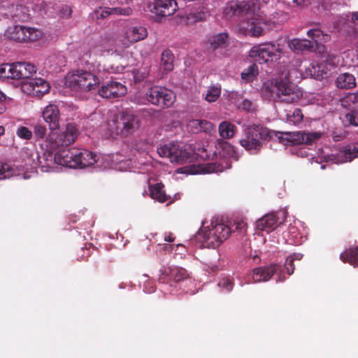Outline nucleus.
<instances>
[{"instance_id":"nucleus-1","label":"nucleus","mask_w":358,"mask_h":358,"mask_svg":"<svg viewBox=\"0 0 358 358\" xmlns=\"http://www.w3.org/2000/svg\"><path fill=\"white\" fill-rule=\"evenodd\" d=\"M224 15L229 18L245 17V20L241 25L244 35L258 38L266 33L265 27H270L273 22L268 20L262 10L258 0L231 1L228 2L223 10Z\"/></svg>"},{"instance_id":"nucleus-2","label":"nucleus","mask_w":358,"mask_h":358,"mask_svg":"<svg viewBox=\"0 0 358 358\" xmlns=\"http://www.w3.org/2000/svg\"><path fill=\"white\" fill-rule=\"evenodd\" d=\"M262 90L268 98L288 104L298 102L303 96L301 88L286 77L268 80Z\"/></svg>"},{"instance_id":"nucleus-3","label":"nucleus","mask_w":358,"mask_h":358,"mask_svg":"<svg viewBox=\"0 0 358 358\" xmlns=\"http://www.w3.org/2000/svg\"><path fill=\"white\" fill-rule=\"evenodd\" d=\"M141 127L138 116L130 110H124L114 115L106 124L108 137L115 138L117 136L127 138L134 135Z\"/></svg>"},{"instance_id":"nucleus-4","label":"nucleus","mask_w":358,"mask_h":358,"mask_svg":"<svg viewBox=\"0 0 358 358\" xmlns=\"http://www.w3.org/2000/svg\"><path fill=\"white\" fill-rule=\"evenodd\" d=\"M271 138V131L262 124L249 125L245 130L240 144L252 154H257L263 147L264 141Z\"/></svg>"},{"instance_id":"nucleus-5","label":"nucleus","mask_w":358,"mask_h":358,"mask_svg":"<svg viewBox=\"0 0 358 358\" xmlns=\"http://www.w3.org/2000/svg\"><path fill=\"white\" fill-rule=\"evenodd\" d=\"M285 52L283 45L272 41L254 45L249 57L259 63H268L279 60Z\"/></svg>"},{"instance_id":"nucleus-6","label":"nucleus","mask_w":358,"mask_h":358,"mask_svg":"<svg viewBox=\"0 0 358 358\" xmlns=\"http://www.w3.org/2000/svg\"><path fill=\"white\" fill-rule=\"evenodd\" d=\"M157 152L162 157L169 159L171 162L183 164L192 162L194 151L190 145L170 143L157 148Z\"/></svg>"},{"instance_id":"nucleus-7","label":"nucleus","mask_w":358,"mask_h":358,"mask_svg":"<svg viewBox=\"0 0 358 358\" xmlns=\"http://www.w3.org/2000/svg\"><path fill=\"white\" fill-rule=\"evenodd\" d=\"M231 233V228L222 223L212 222L210 227H207L202 231L203 244L208 248L215 249L219 247Z\"/></svg>"},{"instance_id":"nucleus-8","label":"nucleus","mask_w":358,"mask_h":358,"mask_svg":"<svg viewBox=\"0 0 358 358\" xmlns=\"http://www.w3.org/2000/svg\"><path fill=\"white\" fill-rule=\"evenodd\" d=\"M66 82L71 88L88 92L96 89L100 80L98 76L90 71L78 70L69 76Z\"/></svg>"},{"instance_id":"nucleus-9","label":"nucleus","mask_w":358,"mask_h":358,"mask_svg":"<svg viewBox=\"0 0 358 358\" xmlns=\"http://www.w3.org/2000/svg\"><path fill=\"white\" fill-rule=\"evenodd\" d=\"M5 35L10 40L20 42H34L42 36V32L34 28L20 25L9 27Z\"/></svg>"},{"instance_id":"nucleus-10","label":"nucleus","mask_w":358,"mask_h":358,"mask_svg":"<svg viewBox=\"0 0 358 358\" xmlns=\"http://www.w3.org/2000/svg\"><path fill=\"white\" fill-rule=\"evenodd\" d=\"M146 97L152 104L162 108L171 106L176 99L173 92L158 85L149 88L146 92Z\"/></svg>"},{"instance_id":"nucleus-11","label":"nucleus","mask_w":358,"mask_h":358,"mask_svg":"<svg viewBox=\"0 0 358 358\" xmlns=\"http://www.w3.org/2000/svg\"><path fill=\"white\" fill-rule=\"evenodd\" d=\"M78 136V130L75 125L69 124L65 131L57 134L55 136L53 134L49 141L50 148L53 150L68 147L75 141Z\"/></svg>"},{"instance_id":"nucleus-12","label":"nucleus","mask_w":358,"mask_h":358,"mask_svg":"<svg viewBox=\"0 0 358 358\" xmlns=\"http://www.w3.org/2000/svg\"><path fill=\"white\" fill-rule=\"evenodd\" d=\"M150 10L157 15L160 20L173 15L178 9V3L174 0H152L149 3Z\"/></svg>"},{"instance_id":"nucleus-13","label":"nucleus","mask_w":358,"mask_h":358,"mask_svg":"<svg viewBox=\"0 0 358 358\" xmlns=\"http://www.w3.org/2000/svg\"><path fill=\"white\" fill-rule=\"evenodd\" d=\"M275 273L278 276L277 282H283L285 280L280 266L276 264L255 268L252 271V279L255 282L267 281L270 280Z\"/></svg>"},{"instance_id":"nucleus-14","label":"nucleus","mask_w":358,"mask_h":358,"mask_svg":"<svg viewBox=\"0 0 358 358\" xmlns=\"http://www.w3.org/2000/svg\"><path fill=\"white\" fill-rule=\"evenodd\" d=\"M148 36L146 28L142 26H131L124 33L120 42L123 48H128L133 44L145 39Z\"/></svg>"},{"instance_id":"nucleus-15","label":"nucleus","mask_w":358,"mask_h":358,"mask_svg":"<svg viewBox=\"0 0 358 358\" xmlns=\"http://www.w3.org/2000/svg\"><path fill=\"white\" fill-rule=\"evenodd\" d=\"M127 89L117 81H109L103 84L99 90V94L106 99H116L124 96Z\"/></svg>"},{"instance_id":"nucleus-16","label":"nucleus","mask_w":358,"mask_h":358,"mask_svg":"<svg viewBox=\"0 0 358 358\" xmlns=\"http://www.w3.org/2000/svg\"><path fill=\"white\" fill-rule=\"evenodd\" d=\"M78 153H79L78 148H76L57 150V164L69 168H77Z\"/></svg>"},{"instance_id":"nucleus-17","label":"nucleus","mask_w":358,"mask_h":358,"mask_svg":"<svg viewBox=\"0 0 358 358\" xmlns=\"http://www.w3.org/2000/svg\"><path fill=\"white\" fill-rule=\"evenodd\" d=\"M182 173L188 174L211 173L223 171V166L217 162L197 164L186 166L181 169Z\"/></svg>"},{"instance_id":"nucleus-18","label":"nucleus","mask_w":358,"mask_h":358,"mask_svg":"<svg viewBox=\"0 0 358 358\" xmlns=\"http://www.w3.org/2000/svg\"><path fill=\"white\" fill-rule=\"evenodd\" d=\"M287 140L294 145H311L314 141L322 136L320 132L297 131L286 134Z\"/></svg>"},{"instance_id":"nucleus-19","label":"nucleus","mask_w":358,"mask_h":358,"mask_svg":"<svg viewBox=\"0 0 358 358\" xmlns=\"http://www.w3.org/2000/svg\"><path fill=\"white\" fill-rule=\"evenodd\" d=\"M23 90L28 94L42 96L49 92V83L43 78H35L22 86Z\"/></svg>"},{"instance_id":"nucleus-20","label":"nucleus","mask_w":358,"mask_h":358,"mask_svg":"<svg viewBox=\"0 0 358 358\" xmlns=\"http://www.w3.org/2000/svg\"><path fill=\"white\" fill-rule=\"evenodd\" d=\"M187 271L180 267H169L168 269L161 271V275L159 278V280L162 282H166V278L169 280H172L176 282H180V281L185 280L188 278Z\"/></svg>"},{"instance_id":"nucleus-21","label":"nucleus","mask_w":358,"mask_h":358,"mask_svg":"<svg viewBox=\"0 0 358 358\" xmlns=\"http://www.w3.org/2000/svg\"><path fill=\"white\" fill-rule=\"evenodd\" d=\"M43 117L49 124L50 129L55 130L59 127L60 113L58 106L49 104L43 111Z\"/></svg>"},{"instance_id":"nucleus-22","label":"nucleus","mask_w":358,"mask_h":358,"mask_svg":"<svg viewBox=\"0 0 358 358\" xmlns=\"http://www.w3.org/2000/svg\"><path fill=\"white\" fill-rule=\"evenodd\" d=\"M37 68L33 64L29 62H16L14 69L15 79H32V76L36 74Z\"/></svg>"},{"instance_id":"nucleus-23","label":"nucleus","mask_w":358,"mask_h":358,"mask_svg":"<svg viewBox=\"0 0 358 358\" xmlns=\"http://www.w3.org/2000/svg\"><path fill=\"white\" fill-rule=\"evenodd\" d=\"M132 13V10L130 7L126 8H108V7H100L96 9L94 12V17L97 19H105L110 15H130Z\"/></svg>"},{"instance_id":"nucleus-24","label":"nucleus","mask_w":358,"mask_h":358,"mask_svg":"<svg viewBox=\"0 0 358 358\" xmlns=\"http://www.w3.org/2000/svg\"><path fill=\"white\" fill-rule=\"evenodd\" d=\"M277 222L278 220L274 214H267L256 222V227L258 230L269 233L275 229Z\"/></svg>"},{"instance_id":"nucleus-25","label":"nucleus","mask_w":358,"mask_h":358,"mask_svg":"<svg viewBox=\"0 0 358 358\" xmlns=\"http://www.w3.org/2000/svg\"><path fill=\"white\" fill-rule=\"evenodd\" d=\"M78 167L90 166L94 164L97 161L96 155L87 150L78 149Z\"/></svg>"},{"instance_id":"nucleus-26","label":"nucleus","mask_w":358,"mask_h":358,"mask_svg":"<svg viewBox=\"0 0 358 358\" xmlns=\"http://www.w3.org/2000/svg\"><path fill=\"white\" fill-rule=\"evenodd\" d=\"M174 55L169 49H164L161 54L160 68L163 73H168L173 71L174 67Z\"/></svg>"},{"instance_id":"nucleus-27","label":"nucleus","mask_w":358,"mask_h":358,"mask_svg":"<svg viewBox=\"0 0 358 358\" xmlns=\"http://www.w3.org/2000/svg\"><path fill=\"white\" fill-rule=\"evenodd\" d=\"M287 45L289 49L296 53H299L305 50L310 51L313 48L312 42L307 39L294 38L289 41Z\"/></svg>"},{"instance_id":"nucleus-28","label":"nucleus","mask_w":358,"mask_h":358,"mask_svg":"<svg viewBox=\"0 0 358 358\" xmlns=\"http://www.w3.org/2000/svg\"><path fill=\"white\" fill-rule=\"evenodd\" d=\"M336 85L340 89H352L356 87V80L355 76L351 73H341L336 78Z\"/></svg>"},{"instance_id":"nucleus-29","label":"nucleus","mask_w":358,"mask_h":358,"mask_svg":"<svg viewBox=\"0 0 358 358\" xmlns=\"http://www.w3.org/2000/svg\"><path fill=\"white\" fill-rule=\"evenodd\" d=\"M115 43L116 41L114 36L110 34H106L101 36L97 47L101 52L109 53L114 50Z\"/></svg>"},{"instance_id":"nucleus-30","label":"nucleus","mask_w":358,"mask_h":358,"mask_svg":"<svg viewBox=\"0 0 358 358\" xmlns=\"http://www.w3.org/2000/svg\"><path fill=\"white\" fill-rule=\"evenodd\" d=\"M24 160L25 165L29 166L31 168L41 167L42 171L46 169V165L43 163L45 162L44 159H41V155H39L38 152H32L31 154L26 152Z\"/></svg>"},{"instance_id":"nucleus-31","label":"nucleus","mask_w":358,"mask_h":358,"mask_svg":"<svg viewBox=\"0 0 358 358\" xmlns=\"http://www.w3.org/2000/svg\"><path fill=\"white\" fill-rule=\"evenodd\" d=\"M164 185L162 182L156 183L149 187L150 196L161 203H164L169 199L164 189Z\"/></svg>"},{"instance_id":"nucleus-32","label":"nucleus","mask_w":358,"mask_h":358,"mask_svg":"<svg viewBox=\"0 0 358 358\" xmlns=\"http://www.w3.org/2000/svg\"><path fill=\"white\" fill-rule=\"evenodd\" d=\"M341 260L349 263L355 267H358V246L351 248L340 255Z\"/></svg>"},{"instance_id":"nucleus-33","label":"nucleus","mask_w":358,"mask_h":358,"mask_svg":"<svg viewBox=\"0 0 358 358\" xmlns=\"http://www.w3.org/2000/svg\"><path fill=\"white\" fill-rule=\"evenodd\" d=\"M229 35L226 32L214 34L209 37L208 43L213 50L223 48L227 42Z\"/></svg>"},{"instance_id":"nucleus-34","label":"nucleus","mask_w":358,"mask_h":358,"mask_svg":"<svg viewBox=\"0 0 358 358\" xmlns=\"http://www.w3.org/2000/svg\"><path fill=\"white\" fill-rule=\"evenodd\" d=\"M211 127L210 122L202 120H192L187 124L188 129L193 133L206 131Z\"/></svg>"},{"instance_id":"nucleus-35","label":"nucleus","mask_w":358,"mask_h":358,"mask_svg":"<svg viewBox=\"0 0 358 358\" xmlns=\"http://www.w3.org/2000/svg\"><path fill=\"white\" fill-rule=\"evenodd\" d=\"M57 150H53L49 145V149L45 151L41 155V159H44L43 162L46 165L45 171H49L53 169L55 164H57V159H56Z\"/></svg>"},{"instance_id":"nucleus-36","label":"nucleus","mask_w":358,"mask_h":358,"mask_svg":"<svg viewBox=\"0 0 358 358\" xmlns=\"http://www.w3.org/2000/svg\"><path fill=\"white\" fill-rule=\"evenodd\" d=\"M236 127L232 123L224 121L219 125V133L223 138H230L234 136Z\"/></svg>"},{"instance_id":"nucleus-37","label":"nucleus","mask_w":358,"mask_h":358,"mask_svg":"<svg viewBox=\"0 0 358 358\" xmlns=\"http://www.w3.org/2000/svg\"><path fill=\"white\" fill-rule=\"evenodd\" d=\"M352 24L354 27L358 26V11L352 13L351 14V20L348 22L343 24L342 27H339V24H337L335 26V28L344 30L348 34H354L356 33V29L355 27H352Z\"/></svg>"},{"instance_id":"nucleus-38","label":"nucleus","mask_w":358,"mask_h":358,"mask_svg":"<svg viewBox=\"0 0 358 358\" xmlns=\"http://www.w3.org/2000/svg\"><path fill=\"white\" fill-rule=\"evenodd\" d=\"M206 15L203 11H196L189 13L182 17L183 21L186 24H194L196 22L206 20Z\"/></svg>"},{"instance_id":"nucleus-39","label":"nucleus","mask_w":358,"mask_h":358,"mask_svg":"<svg viewBox=\"0 0 358 358\" xmlns=\"http://www.w3.org/2000/svg\"><path fill=\"white\" fill-rule=\"evenodd\" d=\"M303 120V114L300 108H295L287 114V122L289 124L298 126L302 123Z\"/></svg>"},{"instance_id":"nucleus-40","label":"nucleus","mask_w":358,"mask_h":358,"mask_svg":"<svg viewBox=\"0 0 358 358\" xmlns=\"http://www.w3.org/2000/svg\"><path fill=\"white\" fill-rule=\"evenodd\" d=\"M221 87L220 86H215L212 85L210 86L209 88L207 90L205 100L207 101L209 103L215 102L216 101L221 95Z\"/></svg>"},{"instance_id":"nucleus-41","label":"nucleus","mask_w":358,"mask_h":358,"mask_svg":"<svg viewBox=\"0 0 358 358\" xmlns=\"http://www.w3.org/2000/svg\"><path fill=\"white\" fill-rule=\"evenodd\" d=\"M150 66H142L139 69L133 71L134 79L135 83H141L150 74Z\"/></svg>"},{"instance_id":"nucleus-42","label":"nucleus","mask_w":358,"mask_h":358,"mask_svg":"<svg viewBox=\"0 0 358 358\" xmlns=\"http://www.w3.org/2000/svg\"><path fill=\"white\" fill-rule=\"evenodd\" d=\"M15 63L13 64H3L0 65V77L15 79L14 78V69Z\"/></svg>"},{"instance_id":"nucleus-43","label":"nucleus","mask_w":358,"mask_h":358,"mask_svg":"<svg viewBox=\"0 0 358 358\" xmlns=\"http://www.w3.org/2000/svg\"><path fill=\"white\" fill-rule=\"evenodd\" d=\"M343 122L346 126H358V111L350 110L348 112L344 117Z\"/></svg>"},{"instance_id":"nucleus-44","label":"nucleus","mask_w":358,"mask_h":358,"mask_svg":"<svg viewBox=\"0 0 358 358\" xmlns=\"http://www.w3.org/2000/svg\"><path fill=\"white\" fill-rule=\"evenodd\" d=\"M258 66L253 64L241 73V78L250 81L258 74Z\"/></svg>"},{"instance_id":"nucleus-45","label":"nucleus","mask_w":358,"mask_h":358,"mask_svg":"<svg viewBox=\"0 0 358 358\" xmlns=\"http://www.w3.org/2000/svg\"><path fill=\"white\" fill-rule=\"evenodd\" d=\"M13 173V169L10 164L0 162V180L10 178Z\"/></svg>"},{"instance_id":"nucleus-46","label":"nucleus","mask_w":358,"mask_h":358,"mask_svg":"<svg viewBox=\"0 0 358 358\" xmlns=\"http://www.w3.org/2000/svg\"><path fill=\"white\" fill-rule=\"evenodd\" d=\"M345 156L350 161L358 157V142L353 145H349L346 148L345 150Z\"/></svg>"},{"instance_id":"nucleus-47","label":"nucleus","mask_w":358,"mask_h":358,"mask_svg":"<svg viewBox=\"0 0 358 358\" xmlns=\"http://www.w3.org/2000/svg\"><path fill=\"white\" fill-rule=\"evenodd\" d=\"M16 134L20 138L25 140H29L32 137V132L27 127L24 126L20 127Z\"/></svg>"},{"instance_id":"nucleus-48","label":"nucleus","mask_w":358,"mask_h":358,"mask_svg":"<svg viewBox=\"0 0 358 358\" xmlns=\"http://www.w3.org/2000/svg\"><path fill=\"white\" fill-rule=\"evenodd\" d=\"M218 286L226 292H229L234 287L233 282L229 278H222L218 282Z\"/></svg>"},{"instance_id":"nucleus-49","label":"nucleus","mask_w":358,"mask_h":358,"mask_svg":"<svg viewBox=\"0 0 358 358\" xmlns=\"http://www.w3.org/2000/svg\"><path fill=\"white\" fill-rule=\"evenodd\" d=\"M308 37L317 41L321 36H324L323 31L320 29H310L307 32Z\"/></svg>"},{"instance_id":"nucleus-50","label":"nucleus","mask_w":358,"mask_h":358,"mask_svg":"<svg viewBox=\"0 0 358 358\" xmlns=\"http://www.w3.org/2000/svg\"><path fill=\"white\" fill-rule=\"evenodd\" d=\"M34 134L38 138H43L46 134V128L41 124H36L34 126Z\"/></svg>"},{"instance_id":"nucleus-51","label":"nucleus","mask_w":358,"mask_h":358,"mask_svg":"<svg viewBox=\"0 0 358 358\" xmlns=\"http://www.w3.org/2000/svg\"><path fill=\"white\" fill-rule=\"evenodd\" d=\"M241 108L248 112L254 111L255 109L254 103L248 99L243 100L241 103Z\"/></svg>"},{"instance_id":"nucleus-52","label":"nucleus","mask_w":358,"mask_h":358,"mask_svg":"<svg viewBox=\"0 0 358 358\" xmlns=\"http://www.w3.org/2000/svg\"><path fill=\"white\" fill-rule=\"evenodd\" d=\"M284 266L287 271V274L292 275L294 271V257L293 258L287 257L285 262Z\"/></svg>"},{"instance_id":"nucleus-53","label":"nucleus","mask_w":358,"mask_h":358,"mask_svg":"<svg viewBox=\"0 0 358 358\" xmlns=\"http://www.w3.org/2000/svg\"><path fill=\"white\" fill-rule=\"evenodd\" d=\"M245 227L246 224L243 221H239L234 222V224L231 226V232H234L235 231H245Z\"/></svg>"},{"instance_id":"nucleus-54","label":"nucleus","mask_w":358,"mask_h":358,"mask_svg":"<svg viewBox=\"0 0 358 358\" xmlns=\"http://www.w3.org/2000/svg\"><path fill=\"white\" fill-rule=\"evenodd\" d=\"M72 10L71 7L65 6L60 10V16L63 18H69L71 16Z\"/></svg>"},{"instance_id":"nucleus-55","label":"nucleus","mask_w":358,"mask_h":358,"mask_svg":"<svg viewBox=\"0 0 358 358\" xmlns=\"http://www.w3.org/2000/svg\"><path fill=\"white\" fill-rule=\"evenodd\" d=\"M347 134H348L345 131L341 132V134H337L336 133H334L333 139L336 142L341 141L346 137Z\"/></svg>"},{"instance_id":"nucleus-56","label":"nucleus","mask_w":358,"mask_h":358,"mask_svg":"<svg viewBox=\"0 0 358 358\" xmlns=\"http://www.w3.org/2000/svg\"><path fill=\"white\" fill-rule=\"evenodd\" d=\"M308 70L310 71V74L312 76H319L320 74L319 73H315V67L314 65H312L311 66V69L310 68H308Z\"/></svg>"},{"instance_id":"nucleus-57","label":"nucleus","mask_w":358,"mask_h":358,"mask_svg":"<svg viewBox=\"0 0 358 358\" xmlns=\"http://www.w3.org/2000/svg\"><path fill=\"white\" fill-rule=\"evenodd\" d=\"M6 109L5 100L0 101V114H2Z\"/></svg>"},{"instance_id":"nucleus-58","label":"nucleus","mask_w":358,"mask_h":358,"mask_svg":"<svg viewBox=\"0 0 358 358\" xmlns=\"http://www.w3.org/2000/svg\"><path fill=\"white\" fill-rule=\"evenodd\" d=\"M302 257H303V255H301V254H294V255L289 256V258H293L294 257V260H300V259H301Z\"/></svg>"},{"instance_id":"nucleus-59","label":"nucleus","mask_w":358,"mask_h":358,"mask_svg":"<svg viewBox=\"0 0 358 358\" xmlns=\"http://www.w3.org/2000/svg\"><path fill=\"white\" fill-rule=\"evenodd\" d=\"M174 239H175V238H174L173 237H172L171 234H169V235H168V236H166L164 237V240H165L166 241H168V242H173V241H174Z\"/></svg>"},{"instance_id":"nucleus-60","label":"nucleus","mask_w":358,"mask_h":358,"mask_svg":"<svg viewBox=\"0 0 358 358\" xmlns=\"http://www.w3.org/2000/svg\"><path fill=\"white\" fill-rule=\"evenodd\" d=\"M293 2L297 5H303L305 3L306 0H293Z\"/></svg>"},{"instance_id":"nucleus-61","label":"nucleus","mask_w":358,"mask_h":358,"mask_svg":"<svg viewBox=\"0 0 358 358\" xmlns=\"http://www.w3.org/2000/svg\"><path fill=\"white\" fill-rule=\"evenodd\" d=\"M5 133V128L3 126H0V136L3 135Z\"/></svg>"},{"instance_id":"nucleus-62","label":"nucleus","mask_w":358,"mask_h":358,"mask_svg":"<svg viewBox=\"0 0 358 358\" xmlns=\"http://www.w3.org/2000/svg\"><path fill=\"white\" fill-rule=\"evenodd\" d=\"M6 96L4 94H3L1 92H0V101L1 100H6Z\"/></svg>"},{"instance_id":"nucleus-63","label":"nucleus","mask_w":358,"mask_h":358,"mask_svg":"<svg viewBox=\"0 0 358 358\" xmlns=\"http://www.w3.org/2000/svg\"><path fill=\"white\" fill-rule=\"evenodd\" d=\"M357 98H358V94H357Z\"/></svg>"}]
</instances>
